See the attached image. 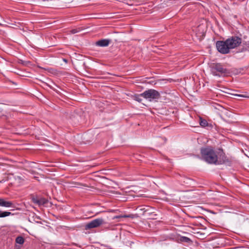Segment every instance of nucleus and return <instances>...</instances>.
Returning a JSON list of instances; mask_svg holds the SVG:
<instances>
[{
  "label": "nucleus",
  "instance_id": "nucleus-8",
  "mask_svg": "<svg viewBox=\"0 0 249 249\" xmlns=\"http://www.w3.org/2000/svg\"><path fill=\"white\" fill-rule=\"evenodd\" d=\"M111 42V40L109 39H103L97 41L96 42L97 46L104 47L107 46Z\"/></svg>",
  "mask_w": 249,
  "mask_h": 249
},
{
  "label": "nucleus",
  "instance_id": "nucleus-16",
  "mask_svg": "<svg viewBox=\"0 0 249 249\" xmlns=\"http://www.w3.org/2000/svg\"><path fill=\"white\" fill-rule=\"evenodd\" d=\"M235 96L241 97H245L246 96L243 94H235Z\"/></svg>",
  "mask_w": 249,
  "mask_h": 249
},
{
  "label": "nucleus",
  "instance_id": "nucleus-9",
  "mask_svg": "<svg viewBox=\"0 0 249 249\" xmlns=\"http://www.w3.org/2000/svg\"><path fill=\"white\" fill-rule=\"evenodd\" d=\"M13 203L11 201H5L4 199L0 198V206L9 208L13 206Z\"/></svg>",
  "mask_w": 249,
  "mask_h": 249
},
{
  "label": "nucleus",
  "instance_id": "nucleus-17",
  "mask_svg": "<svg viewBox=\"0 0 249 249\" xmlns=\"http://www.w3.org/2000/svg\"><path fill=\"white\" fill-rule=\"evenodd\" d=\"M71 32L72 34H75L77 32V30L75 29L72 30Z\"/></svg>",
  "mask_w": 249,
  "mask_h": 249
},
{
  "label": "nucleus",
  "instance_id": "nucleus-3",
  "mask_svg": "<svg viewBox=\"0 0 249 249\" xmlns=\"http://www.w3.org/2000/svg\"><path fill=\"white\" fill-rule=\"evenodd\" d=\"M141 95L142 96L143 98L149 101L158 99L160 96V92L154 89H149L146 90L141 93Z\"/></svg>",
  "mask_w": 249,
  "mask_h": 249
},
{
  "label": "nucleus",
  "instance_id": "nucleus-2",
  "mask_svg": "<svg viewBox=\"0 0 249 249\" xmlns=\"http://www.w3.org/2000/svg\"><path fill=\"white\" fill-rule=\"evenodd\" d=\"M210 71L213 75L218 77L226 75L229 73L228 70L220 63L213 64L210 67Z\"/></svg>",
  "mask_w": 249,
  "mask_h": 249
},
{
  "label": "nucleus",
  "instance_id": "nucleus-14",
  "mask_svg": "<svg viewBox=\"0 0 249 249\" xmlns=\"http://www.w3.org/2000/svg\"><path fill=\"white\" fill-rule=\"evenodd\" d=\"M12 214L9 212H1L0 211V217H5Z\"/></svg>",
  "mask_w": 249,
  "mask_h": 249
},
{
  "label": "nucleus",
  "instance_id": "nucleus-10",
  "mask_svg": "<svg viewBox=\"0 0 249 249\" xmlns=\"http://www.w3.org/2000/svg\"><path fill=\"white\" fill-rule=\"evenodd\" d=\"M142 96L141 95V94H135L133 95V99L139 103H141L142 100Z\"/></svg>",
  "mask_w": 249,
  "mask_h": 249
},
{
  "label": "nucleus",
  "instance_id": "nucleus-11",
  "mask_svg": "<svg viewBox=\"0 0 249 249\" xmlns=\"http://www.w3.org/2000/svg\"><path fill=\"white\" fill-rule=\"evenodd\" d=\"M24 239L21 236H18L15 240L16 243L20 245H22L24 243Z\"/></svg>",
  "mask_w": 249,
  "mask_h": 249
},
{
  "label": "nucleus",
  "instance_id": "nucleus-19",
  "mask_svg": "<svg viewBox=\"0 0 249 249\" xmlns=\"http://www.w3.org/2000/svg\"><path fill=\"white\" fill-rule=\"evenodd\" d=\"M64 61L67 62V60L66 59H64Z\"/></svg>",
  "mask_w": 249,
  "mask_h": 249
},
{
  "label": "nucleus",
  "instance_id": "nucleus-12",
  "mask_svg": "<svg viewBox=\"0 0 249 249\" xmlns=\"http://www.w3.org/2000/svg\"><path fill=\"white\" fill-rule=\"evenodd\" d=\"M180 241L181 242H184V243H191L192 242V240L190 238L186 237V236H181L180 237Z\"/></svg>",
  "mask_w": 249,
  "mask_h": 249
},
{
  "label": "nucleus",
  "instance_id": "nucleus-18",
  "mask_svg": "<svg viewBox=\"0 0 249 249\" xmlns=\"http://www.w3.org/2000/svg\"><path fill=\"white\" fill-rule=\"evenodd\" d=\"M34 178H36V179H37L38 178L37 177H36V176H35Z\"/></svg>",
  "mask_w": 249,
  "mask_h": 249
},
{
  "label": "nucleus",
  "instance_id": "nucleus-15",
  "mask_svg": "<svg viewBox=\"0 0 249 249\" xmlns=\"http://www.w3.org/2000/svg\"><path fill=\"white\" fill-rule=\"evenodd\" d=\"M132 217L130 215H119L113 217V219L120 218H129Z\"/></svg>",
  "mask_w": 249,
  "mask_h": 249
},
{
  "label": "nucleus",
  "instance_id": "nucleus-20",
  "mask_svg": "<svg viewBox=\"0 0 249 249\" xmlns=\"http://www.w3.org/2000/svg\"><path fill=\"white\" fill-rule=\"evenodd\" d=\"M34 172H32V174H34Z\"/></svg>",
  "mask_w": 249,
  "mask_h": 249
},
{
  "label": "nucleus",
  "instance_id": "nucleus-4",
  "mask_svg": "<svg viewBox=\"0 0 249 249\" xmlns=\"http://www.w3.org/2000/svg\"><path fill=\"white\" fill-rule=\"evenodd\" d=\"M241 38L237 36H232L226 39V42L229 46L230 50L239 46L241 44Z\"/></svg>",
  "mask_w": 249,
  "mask_h": 249
},
{
  "label": "nucleus",
  "instance_id": "nucleus-6",
  "mask_svg": "<svg viewBox=\"0 0 249 249\" xmlns=\"http://www.w3.org/2000/svg\"><path fill=\"white\" fill-rule=\"evenodd\" d=\"M104 220L102 218L95 219L86 224L85 227V229L86 230H88L92 228H97L104 224Z\"/></svg>",
  "mask_w": 249,
  "mask_h": 249
},
{
  "label": "nucleus",
  "instance_id": "nucleus-13",
  "mask_svg": "<svg viewBox=\"0 0 249 249\" xmlns=\"http://www.w3.org/2000/svg\"><path fill=\"white\" fill-rule=\"evenodd\" d=\"M199 124L202 127H205L208 125L207 121L202 118H200Z\"/></svg>",
  "mask_w": 249,
  "mask_h": 249
},
{
  "label": "nucleus",
  "instance_id": "nucleus-1",
  "mask_svg": "<svg viewBox=\"0 0 249 249\" xmlns=\"http://www.w3.org/2000/svg\"><path fill=\"white\" fill-rule=\"evenodd\" d=\"M201 158L210 164H216L217 156L213 148L211 146L202 147L200 150Z\"/></svg>",
  "mask_w": 249,
  "mask_h": 249
},
{
  "label": "nucleus",
  "instance_id": "nucleus-5",
  "mask_svg": "<svg viewBox=\"0 0 249 249\" xmlns=\"http://www.w3.org/2000/svg\"><path fill=\"white\" fill-rule=\"evenodd\" d=\"M216 47L218 51L222 54H227L230 53V49L226 40L225 41H217Z\"/></svg>",
  "mask_w": 249,
  "mask_h": 249
},
{
  "label": "nucleus",
  "instance_id": "nucleus-7",
  "mask_svg": "<svg viewBox=\"0 0 249 249\" xmlns=\"http://www.w3.org/2000/svg\"><path fill=\"white\" fill-rule=\"evenodd\" d=\"M32 201L34 203L38 206H43L47 204L48 202V200L46 198L37 196H32Z\"/></svg>",
  "mask_w": 249,
  "mask_h": 249
}]
</instances>
